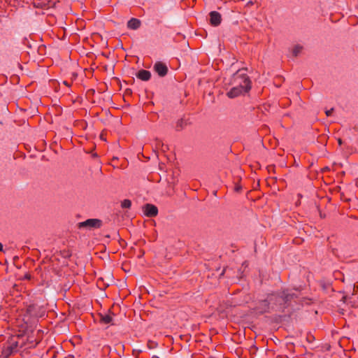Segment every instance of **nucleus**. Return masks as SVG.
I'll return each mask as SVG.
<instances>
[{
    "instance_id": "f257e3e1",
    "label": "nucleus",
    "mask_w": 358,
    "mask_h": 358,
    "mask_svg": "<svg viewBox=\"0 0 358 358\" xmlns=\"http://www.w3.org/2000/svg\"><path fill=\"white\" fill-rule=\"evenodd\" d=\"M233 83L236 86L233 87L227 94L229 98H235L243 93L248 92L251 89V81L245 73H240L237 71L233 76Z\"/></svg>"
},
{
    "instance_id": "f03ea898",
    "label": "nucleus",
    "mask_w": 358,
    "mask_h": 358,
    "mask_svg": "<svg viewBox=\"0 0 358 358\" xmlns=\"http://www.w3.org/2000/svg\"><path fill=\"white\" fill-rule=\"evenodd\" d=\"M46 310L42 306L31 303L26 307L22 320L27 324H35L38 318L45 316Z\"/></svg>"
},
{
    "instance_id": "7ed1b4c3",
    "label": "nucleus",
    "mask_w": 358,
    "mask_h": 358,
    "mask_svg": "<svg viewBox=\"0 0 358 358\" xmlns=\"http://www.w3.org/2000/svg\"><path fill=\"white\" fill-rule=\"evenodd\" d=\"M102 225V221L99 219H88L84 222H79L78 227L79 229L86 228L87 229H99Z\"/></svg>"
},
{
    "instance_id": "20e7f679",
    "label": "nucleus",
    "mask_w": 358,
    "mask_h": 358,
    "mask_svg": "<svg viewBox=\"0 0 358 358\" xmlns=\"http://www.w3.org/2000/svg\"><path fill=\"white\" fill-rule=\"evenodd\" d=\"M143 213L147 217H153L157 215L158 214V209L157 206L152 204L147 203L145 204L143 208Z\"/></svg>"
},
{
    "instance_id": "39448f33",
    "label": "nucleus",
    "mask_w": 358,
    "mask_h": 358,
    "mask_svg": "<svg viewBox=\"0 0 358 358\" xmlns=\"http://www.w3.org/2000/svg\"><path fill=\"white\" fill-rule=\"evenodd\" d=\"M154 69L156 73L161 77L165 76L168 73L167 66L162 62H157L154 65Z\"/></svg>"
},
{
    "instance_id": "423d86ee",
    "label": "nucleus",
    "mask_w": 358,
    "mask_h": 358,
    "mask_svg": "<svg viewBox=\"0 0 358 358\" xmlns=\"http://www.w3.org/2000/svg\"><path fill=\"white\" fill-rule=\"evenodd\" d=\"M222 17L220 13L217 11H211L210 13V22L211 25L217 27L220 24Z\"/></svg>"
},
{
    "instance_id": "0eeeda50",
    "label": "nucleus",
    "mask_w": 358,
    "mask_h": 358,
    "mask_svg": "<svg viewBox=\"0 0 358 358\" xmlns=\"http://www.w3.org/2000/svg\"><path fill=\"white\" fill-rule=\"evenodd\" d=\"M113 315H114V314L110 310L108 313H100L99 321L101 323L104 324H113Z\"/></svg>"
},
{
    "instance_id": "6e6552de",
    "label": "nucleus",
    "mask_w": 358,
    "mask_h": 358,
    "mask_svg": "<svg viewBox=\"0 0 358 358\" xmlns=\"http://www.w3.org/2000/svg\"><path fill=\"white\" fill-rule=\"evenodd\" d=\"M136 77L141 80L148 81L151 78V73L149 71L141 69L137 73Z\"/></svg>"
},
{
    "instance_id": "1a4fd4ad",
    "label": "nucleus",
    "mask_w": 358,
    "mask_h": 358,
    "mask_svg": "<svg viewBox=\"0 0 358 358\" xmlns=\"http://www.w3.org/2000/svg\"><path fill=\"white\" fill-rule=\"evenodd\" d=\"M279 296L282 299L284 303H287L291 301L294 297H296L294 294L288 293L287 291L284 290L279 294Z\"/></svg>"
},
{
    "instance_id": "9d476101",
    "label": "nucleus",
    "mask_w": 358,
    "mask_h": 358,
    "mask_svg": "<svg viewBox=\"0 0 358 358\" xmlns=\"http://www.w3.org/2000/svg\"><path fill=\"white\" fill-rule=\"evenodd\" d=\"M141 21L137 18H131L127 22V27L130 29L136 30L140 27Z\"/></svg>"
},
{
    "instance_id": "9b49d317",
    "label": "nucleus",
    "mask_w": 358,
    "mask_h": 358,
    "mask_svg": "<svg viewBox=\"0 0 358 358\" xmlns=\"http://www.w3.org/2000/svg\"><path fill=\"white\" fill-rule=\"evenodd\" d=\"M303 47L300 45H296L293 49V55L296 57L301 52Z\"/></svg>"
},
{
    "instance_id": "f8f14e48",
    "label": "nucleus",
    "mask_w": 358,
    "mask_h": 358,
    "mask_svg": "<svg viewBox=\"0 0 358 358\" xmlns=\"http://www.w3.org/2000/svg\"><path fill=\"white\" fill-rule=\"evenodd\" d=\"M131 206V201L129 199H124L121 203V206L123 208H129Z\"/></svg>"
},
{
    "instance_id": "ddd939ff",
    "label": "nucleus",
    "mask_w": 358,
    "mask_h": 358,
    "mask_svg": "<svg viewBox=\"0 0 358 358\" xmlns=\"http://www.w3.org/2000/svg\"><path fill=\"white\" fill-rule=\"evenodd\" d=\"M158 345L157 343L153 341H148L147 343V346L149 349H154L157 348Z\"/></svg>"
},
{
    "instance_id": "4468645a",
    "label": "nucleus",
    "mask_w": 358,
    "mask_h": 358,
    "mask_svg": "<svg viewBox=\"0 0 358 358\" xmlns=\"http://www.w3.org/2000/svg\"><path fill=\"white\" fill-rule=\"evenodd\" d=\"M17 343H15V345L8 346L7 348L9 350L10 353H13L17 350Z\"/></svg>"
},
{
    "instance_id": "2eb2a0df",
    "label": "nucleus",
    "mask_w": 358,
    "mask_h": 358,
    "mask_svg": "<svg viewBox=\"0 0 358 358\" xmlns=\"http://www.w3.org/2000/svg\"><path fill=\"white\" fill-rule=\"evenodd\" d=\"M334 108H331L330 110H326L325 113L327 116H330L333 113Z\"/></svg>"
},
{
    "instance_id": "dca6fc26",
    "label": "nucleus",
    "mask_w": 358,
    "mask_h": 358,
    "mask_svg": "<svg viewBox=\"0 0 358 358\" xmlns=\"http://www.w3.org/2000/svg\"><path fill=\"white\" fill-rule=\"evenodd\" d=\"M63 84H64V85H66V86H67V87H70V86H71V83H69V82H68V81H66V80H64V81L63 82Z\"/></svg>"
},
{
    "instance_id": "f3484780",
    "label": "nucleus",
    "mask_w": 358,
    "mask_h": 358,
    "mask_svg": "<svg viewBox=\"0 0 358 358\" xmlns=\"http://www.w3.org/2000/svg\"><path fill=\"white\" fill-rule=\"evenodd\" d=\"M338 144L341 145L342 144V140H341V138H339V139L338 140Z\"/></svg>"
},
{
    "instance_id": "a211bd4d",
    "label": "nucleus",
    "mask_w": 358,
    "mask_h": 358,
    "mask_svg": "<svg viewBox=\"0 0 358 358\" xmlns=\"http://www.w3.org/2000/svg\"><path fill=\"white\" fill-rule=\"evenodd\" d=\"M3 250V245L0 243V252Z\"/></svg>"
},
{
    "instance_id": "6ab92c4d",
    "label": "nucleus",
    "mask_w": 358,
    "mask_h": 358,
    "mask_svg": "<svg viewBox=\"0 0 358 358\" xmlns=\"http://www.w3.org/2000/svg\"><path fill=\"white\" fill-rule=\"evenodd\" d=\"M25 278H27V279H30V275H26Z\"/></svg>"
},
{
    "instance_id": "aec40b11",
    "label": "nucleus",
    "mask_w": 358,
    "mask_h": 358,
    "mask_svg": "<svg viewBox=\"0 0 358 358\" xmlns=\"http://www.w3.org/2000/svg\"><path fill=\"white\" fill-rule=\"evenodd\" d=\"M264 302L266 303V306H268V303L266 301H264Z\"/></svg>"
},
{
    "instance_id": "412c9836",
    "label": "nucleus",
    "mask_w": 358,
    "mask_h": 358,
    "mask_svg": "<svg viewBox=\"0 0 358 358\" xmlns=\"http://www.w3.org/2000/svg\"><path fill=\"white\" fill-rule=\"evenodd\" d=\"M73 76L74 78H76V74H73Z\"/></svg>"
}]
</instances>
